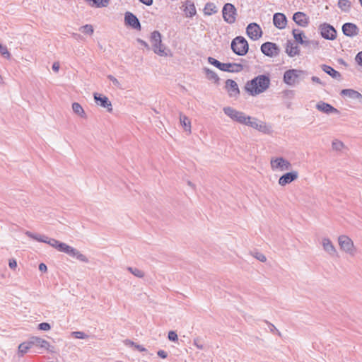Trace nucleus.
Masks as SVG:
<instances>
[{
	"mask_svg": "<svg viewBox=\"0 0 362 362\" xmlns=\"http://www.w3.org/2000/svg\"><path fill=\"white\" fill-rule=\"evenodd\" d=\"M223 110L234 122L250 127L266 134H269L272 132V127L267 125L266 122L259 120L256 117L247 116L243 112L238 111L231 107H225Z\"/></svg>",
	"mask_w": 362,
	"mask_h": 362,
	"instance_id": "obj_1",
	"label": "nucleus"
},
{
	"mask_svg": "<svg viewBox=\"0 0 362 362\" xmlns=\"http://www.w3.org/2000/svg\"><path fill=\"white\" fill-rule=\"evenodd\" d=\"M269 77L262 74L248 81L245 86V89L250 95L255 96L264 92L269 87Z\"/></svg>",
	"mask_w": 362,
	"mask_h": 362,
	"instance_id": "obj_2",
	"label": "nucleus"
},
{
	"mask_svg": "<svg viewBox=\"0 0 362 362\" xmlns=\"http://www.w3.org/2000/svg\"><path fill=\"white\" fill-rule=\"evenodd\" d=\"M231 49L238 56H245L249 50V45L243 36H237L231 41Z\"/></svg>",
	"mask_w": 362,
	"mask_h": 362,
	"instance_id": "obj_3",
	"label": "nucleus"
},
{
	"mask_svg": "<svg viewBox=\"0 0 362 362\" xmlns=\"http://www.w3.org/2000/svg\"><path fill=\"white\" fill-rule=\"evenodd\" d=\"M306 74V71L291 69L286 71L284 74V82L289 86H293L299 82V78H303Z\"/></svg>",
	"mask_w": 362,
	"mask_h": 362,
	"instance_id": "obj_4",
	"label": "nucleus"
},
{
	"mask_svg": "<svg viewBox=\"0 0 362 362\" xmlns=\"http://www.w3.org/2000/svg\"><path fill=\"white\" fill-rule=\"evenodd\" d=\"M151 42L154 53L161 57H166L168 55L165 48L162 43L161 35L158 31L154 30L151 33Z\"/></svg>",
	"mask_w": 362,
	"mask_h": 362,
	"instance_id": "obj_5",
	"label": "nucleus"
},
{
	"mask_svg": "<svg viewBox=\"0 0 362 362\" xmlns=\"http://www.w3.org/2000/svg\"><path fill=\"white\" fill-rule=\"evenodd\" d=\"M58 251L64 252L71 257L76 258L80 262L85 263H88L89 262L87 257L81 253L79 250L71 246L68 245L64 243H62V244L59 246V248H58Z\"/></svg>",
	"mask_w": 362,
	"mask_h": 362,
	"instance_id": "obj_6",
	"label": "nucleus"
},
{
	"mask_svg": "<svg viewBox=\"0 0 362 362\" xmlns=\"http://www.w3.org/2000/svg\"><path fill=\"white\" fill-rule=\"evenodd\" d=\"M222 14L223 18L226 23L233 24L235 22L237 10L233 4L230 3L225 4L222 9Z\"/></svg>",
	"mask_w": 362,
	"mask_h": 362,
	"instance_id": "obj_7",
	"label": "nucleus"
},
{
	"mask_svg": "<svg viewBox=\"0 0 362 362\" xmlns=\"http://www.w3.org/2000/svg\"><path fill=\"white\" fill-rule=\"evenodd\" d=\"M319 30L321 36L326 40H334L337 37V33L336 29L329 23H324L320 24Z\"/></svg>",
	"mask_w": 362,
	"mask_h": 362,
	"instance_id": "obj_8",
	"label": "nucleus"
},
{
	"mask_svg": "<svg viewBox=\"0 0 362 362\" xmlns=\"http://www.w3.org/2000/svg\"><path fill=\"white\" fill-rule=\"evenodd\" d=\"M261 52L266 56L273 57L277 56L280 52L279 46L274 42H266L261 45Z\"/></svg>",
	"mask_w": 362,
	"mask_h": 362,
	"instance_id": "obj_9",
	"label": "nucleus"
},
{
	"mask_svg": "<svg viewBox=\"0 0 362 362\" xmlns=\"http://www.w3.org/2000/svg\"><path fill=\"white\" fill-rule=\"evenodd\" d=\"M293 36L295 39V41L300 45L303 44H313V49L318 48L319 42L316 40H305L304 38H306L305 33L303 30L299 29H293L292 31Z\"/></svg>",
	"mask_w": 362,
	"mask_h": 362,
	"instance_id": "obj_10",
	"label": "nucleus"
},
{
	"mask_svg": "<svg viewBox=\"0 0 362 362\" xmlns=\"http://www.w3.org/2000/svg\"><path fill=\"white\" fill-rule=\"evenodd\" d=\"M247 35L252 40H257L262 36L261 27L256 23H250L246 28Z\"/></svg>",
	"mask_w": 362,
	"mask_h": 362,
	"instance_id": "obj_11",
	"label": "nucleus"
},
{
	"mask_svg": "<svg viewBox=\"0 0 362 362\" xmlns=\"http://www.w3.org/2000/svg\"><path fill=\"white\" fill-rule=\"evenodd\" d=\"M124 23L134 29L141 30V25L139 18L132 12L127 11L124 13Z\"/></svg>",
	"mask_w": 362,
	"mask_h": 362,
	"instance_id": "obj_12",
	"label": "nucleus"
},
{
	"mask_svg": "<svg viewBox=\"0 0 362 362\" xmlns=\"http://www.w3.org/2000/svg\"><path fill=\"white\" fill-rule=\"evenodd\" d=\"M338 242L341 250L347 253L353 254L354 246L351 238L344 235H340L338 238Z\"/></svg>",
	"mask_w": 362,
	"mask_h": 362,
	"instance_id": "obj_13",
	"label": "nucleus"
},
{
	"mask_svg": "<svg viewBox=\"0 0 362 362\" xmlns=\"http://www.w3.org/2000/svg\"><path fill=\"white\" fill-rule=\"evenodd\" d=\"M271 166L273 170L279 169L281 171L288 170L291 168V163L282 157L272 159Z\"/></svg>",
	"mask_w": 362,
	"mask_h": 362,
	"instance_id": "obj_14",
	"label": "nucleus"
},
{
	"mask_svg": "<svg viewBox=\"0 0 362 362\" xmlns=\"http://www.w3.org/2000/svg\"><path fill=\"white\" fill-rule=\"evenodd\" d=\"M93 96L95 102L96 103L97 105L104 108H106L109 112H111L112 111V103L107 96L98 93H95L93 94Z\"/></svg>",
	"mask_w": 362,
	"mask_h": 362,
	"instance_id": "obj_15",
	"label": "nucleus"
},
{
	"mask_svg": "<svg viewBox=\"0 0 362 362\" xmlns=\"http://www.w3.org/2000/svg\"><path fill=\"white\" fill-rule=\"evenodd\" d=\"M298 177V173L297 171L288 172L280 177L279 179V184L281 186H285L295 181Z\"/></svg>",
	"mask_w": 362,
	"mask_h": 362,
	"instance_id": "obj_16",
	"label": "nucleus"
},
{
	"mask_svg": "<svg viewBox=\"0 0 362 362\" xmlns=\"http://www.w3.org/2000/svg\"><path fill=\"white\" fill-rule=\"evenodd\" d=\"M343 34L347 37H354L358 35V28L357 25L352 23H346L341 28Z\"/></svg>",
	"mask_w": 362,
	"mask_h": 362,
	"instance_id": "obj_17",
	"label": "nucleus"
},
{
	"mask_svg": "<svg viewBox=\"0 0 362 362\" xmlns=\"http://www.w3.org/2000/svg\"><path fill=\"white\" fill-rule=\"evenodd\" d=\"M30 343L32 346H37L40 348H43L49 351L53 352L52 349L49 348L51 347L49 341H47L45 339H43L38 337H32L30 338Z\"/></svg>",
	"mask_w": 362,
	"mask_h": 362,
	"instance_id": "obj_18",
	"label": "nucleus"
},
{
	"mask_svg": "<svg viewBox=\"0 0 362 362\" xmlns=\"http://www.w3.org/2000/svg\"><path fill=\"white\" fill-rule=\"evenodd\" d=\"M293 20L298 25L301 27H307L309 24V18L303 12H296L293 16Z\"/></svg>",
	"mask_w": 362,
	"mask_h": 362,
	"instance_id": "obj_19",
	"label": "nucleus"
},
{
	"mask_svg": "<svg viewBox=\"0 0 362 362\" xmlns=\"http://www.w3.org/2000/svg\"><path fill=\"white\" fill-rule=\"evenodd\" d=\"M316 108L319 111L322 112L326 114H332V113L339 114V111L337 108L334 107L330 104L327 103L323 101L318 102L316 105Z\"/></svg>",
	"mask_w": 362,
	"mask_h": 362,
	"instance_id": "obj_20",
	"label": "nucleus"
},
{
	"mask_svg": "<svg viewBox=\"0 0 362 362\" xmlns=\"http://www.w3.org/2000/svg\"><path fill=\"white\" fill-rule=\"evenodd\" d=\"M273 23L279 29H284L287 23L286 16L282 13H276L273 16Z\"/></svg>",
	"mask_w": 362,
	"mask_h": 362,
	"instance_id": "obj_21",
	"label": "nucleus"
},
{
	"mask_svg": "<svg viewBox=\"0 0 362 362\" xmlns=\"http://www.w3.org/2000/svg\"><path fill=\"white\" fill-rule=\"evenodd\" d=\"M226 89L230 97H235L240 94V90L237 83L232 79H227L226 81Z\"/></svg>",
	"mask_w": 362,
	"mask_h": 362,
	"instance_id": "obj_22",
	"label": "nucleus"
},
{
	"mask_svg": "<svg viewBox=\"0 0 362 362\" xmlns=\"http://www.w3.org/2000/svg\"><path fill=\"white\" fill-rule=\"evenodd\" d=\"M243 65L238 63H223L222 70L226 72L238 73L243 70Z\"/></svg>",
	"mask_w": 362,
	"mask_h": 362,
	"instance_id": "obj_23",
	"label": "nucleus"
},
{
	"mask_svg": "<svg viewBox=\"0 0 362 362\" xmlns=\"http://www.w3.org/2000/svg\"><path fill=\"white\" fill-rule=\"evenodd\" d=\"M286 53L291 57L300 54V49L298 45H295L291 40H287L286 46Z\"/></svg>",
	"mask_w": 362,
	"mask_h": 362,
	"instance_id": "obj_24",
	"label": "nucleus"
},
{
	"mask_svg": "<svg viewBox=\"0 0 362 362\" xmlns=\"http://www.w3.org/2000/svg\"><path fill=\"white\" fill-rule=\"evenodd\" d=\"M321 69L323 71H325L327 74L330 76L332 78L337 79L338 81H340L341 79V74L332 66L327 64H322Z\"/></svg>",
	"mask_w": 362,
	"mask_h": 362,
	"instance_id": "obj_25",
	"label": "nucleus"
},
{
	"mask_svg": "<svg viewBox=\"0 0 362 362\" xmlns=\"http://www.w3.org/2000/svg\"><path fill=\"white\" fill-rule=\"evenodd\" d=\"M322 247L325 251L332 256L337 255V250L332 243L329 238L322 239Z\"/></svg>",
	"mask_w": 362,
	"mask_h": 362,
	"instance_id": "obj_26",
	"label": "nucleus"
},
{
	"mask_svg": "<svg viewBox=\"0 0 362 362\" xmlns=\"http://www.w3.org/2000/svg\"><path fill=\"white\" fill-rule=\"evenodd\" d=\"M340 95L341 96H347L352 99H358L359 100H362V95L354 89H343L341 90Z\"/></svg>",
	"mask_w": 362,
	"mask_h": 362,
	"instance_id": "obj_27",
	"label": "nucleus"
},
{
	"mask_svg": "<svg viewBox=\"0 0 362 362\" xmlns=\"http://www.w3.org/2000/svg\"><path fill=\"white\" fill-rule=\"evenodd\" d=\"M186 6L184 8V12L186 17L192 18L197 13L196 8L193 2L187 0L185 3Z\"/></svg>",
	"mask_w": 362,
	"mask_h": 362,
	"instance_id": "obj_28",
	"label": "nucleus"
},
{
	"mask_svg": "<svg viewBox=\"0 0 362 362\" xmlns=\"http://www.w3.org/2000/svg\"><path fill=\"white\" fill-rule=\"evenodd\" d=\"M204 72L207 79L213 81L216 84H219L220 78L215 71L209 68L204 67Z\"/></svg>",
	"mask_w": 362,
	"mask_h": 362,
	"instance_id": "obj_29",
	"label": "nucleus"
},
{
	"mask_svg": "<svg viewBox=\"0 0 362 362\" xmlns=\"http://www.w3.org/2000/svg\"><path fill=\"white\" fill-rule=\"evenodd\" d=\"M180 121L182 127L184 128L185 131L188 132V134L191 133V122L189 119L180 113Z\"/></svg>",
	"mask_w": 362,
	"mask_h": 362,
	"instance_id": "obj_30",
	"label": "nucleus"
},
{
	"mask_svg": "<svg viewBox=\"0 0 362 362\" xmlns=\"http://www.w3.org/2000/svg\"><path fill=\"white\" fill-rule=\"evenodd\" d=\"M218 12V9L215 4L212 2H208L205 4L204 8V13L206 16H211L212 14L216 13Z\"/></svg>",
	"mask_w": 362,
	"mask_h": 362,
	"instance_id": "obj_31",
	"label": "nucleus"
},
{
	"mask_svg": "<svg viewBox=\"0 0 362 362\" xmlns=\"http://www.w3.org/2000/svg\"><path fill=\"white\" fill-rule=\"evenodd\" d=\"M86 2H88L90 6L96 7V8H101V7H106L110 0H85Z\"/></svg>",
	"mask_w": 362,
	"mask_h": 362,
	"instance_id": "obj_32",
	"label": "nucleus"
},
{
	"mask_svg": "<svg viewBox=\"0 0 362 362\" xmlns=\"http://www.w3.org/2000/svg\"><path fill=\"white\" fill-rule=\"evenodd\" d=\"M72 110L75 114L78 115L81 117H86V115L83 110V108L78 103L75 102L72 104Z\"/></svg>",
	"mask_w": 362,
	"mask_h": 362,
	"instance_id": "obj_33",
	"label": "nucleus"
},
{
	"mask_svg": "<svg viewBox=\"0 0 362 362\" xmlns=\"http://www.w3.org/2000/svg\"><path fill=\"white\" fill-rule=\"evenodd\" d=\"M33 346L30 343V339L26 341H23L18 346V352L21 354V356L26 354L28 351L31 349Z\"/></svg>",
	"mask_w": 362,
	"mask_h": 362,
	"instance_id": "obj_34",
	"label": "nucleus"
},
{
	"mask_svg": "<svg viewBox=\"0 0 362 362\" xmlns=\"http://www.w3.org/2000/svg\"><path fill=\"white\" fill-rule=\"evenodd\" d=\"M338 6L344 12H349L351 4L349 0H339Z\"/></svg>",
	"mask_w": 362,
	"mask_h": 362,
	"instance_id": "obj_35",
	"label": "nucleus"
},
{
	"mask_svg": "<svg viewBox=\"0 0 362 362\" xmlns=\"http://www.w3.org/2000/svg\"><path fill=\"white\" fill-rule=\"evenodd\" d=\"M127 270L138 278H143L144 276V272L138 268L129 267Z\"/></svg>",
	"mask_w": 362,
	"mask_h": 362,
	"instance_id": "obj_36",
	"label": "nucleus"
},
{
	"mask_svg": "<svg viewBox=\"0 0 362 362\" xmlns=\"http://www.w3.org/2000/svg\"><path fill=\"white\" fill-rule=\"evenodd\" d=\"M208 62L221 71L222 70V67H223V63L211 57H208Z\"/></svg>",
	"mask_w": 362,
	"mask_h": 362,
	"instance_id": "obj_37",
	"label": "nucleus"
},
{
	"mask_svg": "<svg viewBox=\"0 0 362 362\" xmlns=\"http://www.w3.org/2000/svg\"><path fill=\"white\" fill-rule=\"evenodd\" d=\"M62 242H60L54 238H49L47 237V241L45 243L49 245L52 247L55 248L57 250H58V248H59L60 245Z\"/></svg>",
	"mask_w": 362,
	"mask_h": 362,
	"instance_id": "obj_38",
	"label": "nucleus"
},
{
	"mask_svg": "<svg viewBox=\"0 0 362 362\" xmlns=\"http://www.w3.org/2000/svg\"><path fill=\"white\" fill-rule=\"evenodd\" d=\"M80 30L85 33V34H88V35H92L93 33V28L91 25L90 24H86L85 25H83L80 28Z\"/></svg>",
	"mask_w": 362,
	"mask_h": 362,
	"instance_id": "obj_39",
	"label": "nucleus"
},
{
	"mask_svg": "<svg viewBox=\"0 0 362 362\" xmlns=\"http://www.w3.org/2000/svg\"><path fill=\"white\" fill-rule=\"evenodd\" d=\"M0 54L6 59H9L11 58V54L8 52L7 47L0 43Z\"/></svg>",
	"mask_w": 362,
	"mask_h": 362,
	"instance_id": "obj_40",
	"label": "nucleus"
},
{
	"mask_svg": "<svg viewBox=\"0 0 362 362\" xmlns=\"http://www.w3.org/2000/svg\"><path fill=\"white\" fill-rule=\"evenodd\" d=\"M332 148L336 151H340L344 147V144L338 140H334L332 144Z\"/></svg>",
	"mask_w": 362,
	"mask_h": 362,
	"instance_id": "obj_41",
	"label": "nucleus"
},
{
	"mask_svg": "<svg viewBox=\"0 0 362 362\" xmlns=\"http://www.w3.org/2000/svg\"><path fill=\"white\" fill-rule=\"evenodd\" d=\"M264 322L266 324H267L269 325V329H270V332H272V333H276L279 336H281V332H279V329H277L276 328V327L271 322H269V321L267 320H264Z\"/></svg>",
	"mask_w": 362,
	"mask_h": 362,
	"instance_id": "obj_42",
	"label": "nucleus"
},
{
	"mask_svg": "<svg viewBox=\"0 0 362 362\" xmlns=\"http://www.w3.org/2000/svg\"><path fill=\"white\" fill-rule=\"evenodd\" d=\"M72 335L76 338V339H86L88 337V335L86 334L84 332H80V331H77V332H72Z\"/></svg>",
	"mask_w": 362,
	"mask_h": 362,
	"instance_id": "obj_43",
	"label": "nucleus"
},
{
	"mask_svg": "<svg viewBox=\"0 0 362 362\" xmlns=\"http://www.w3.org/2000/svg\"><path fill=\"white\" fill-rule=\"evenodd\" d=\"M33 240H35L38 242H41V243H45L47 241V236L46 235H41L40 234H35L34 233V235L33 237Z\"/></svg>",
	"mask_w": 362,
	"mask_h": 362,
	"instance_id": "obj_44",
	"label": "nucleus"
},
{
	"mask_svg": "<svg viewBox=\"0 0 362 362\" xmlns=\"http://www.w3.org/2000/svg\"><path fill=\"white\" fill-rule=\"evenodd\" d=\"M38 329L48 331L51 329V326L48 322H41L38 325Z\"/></svg>",
	"mask_w": 362,
	"mask_h": 362,
	"instance_id": "obj_45",
	"label": "nucleus"
},
{
	"mask_svg": "<svg viewBox=\"0 0 362 362\" xmlns=\"http://www.w3.org/2000/svg\"><path fill=\"white\" fill-rule=\"evenodd\" d=\"M168 338L171 341H176L178 339L177 334L175 331H170L168 334Z\"/></svg>",
	"mask_w": 362,
	"mask_h": 362,
	"instance_id": "obj_46",
	"label": "nucleus"
},
{
	"mask_svg": "<svg viewBox=\"0 0 362 362\" xmlns=\"http://www.w3.org/2000/svg\"><path fill=\"white\" fill-rule=\"evenodd\" d=\"M254 257L262 262H265L267 260L265 255L259 252H255Z\"/></svg>",
	"mask_w": 362,
	"mask_h": 362,
	"instance_id": "obj_47",
	"label": "nucleus"
},
{
	"mask_svg": "<svg viewBox=\"0 0 362 362\" xmlns=\"http://www.w3.org/2000/svg\"><path fill=\"white\" fill-rule=\"evenodd\" d=\"M355 60L358 65L362 66V51L359 52L356 54Z\"/></svg>",
	"mask_w": 362,
	"mask_h": 362,
	"instance_id": "obj_48",
	"label": "nucleus"
},
{
	"mask_svg": "<svg viewBox=\"0 0 362 362\" xmlns=\"http://www.w3.org/2000/svg\"><path fill=\"white\" fill-rule=\"evenodd\" d=\"M136 40L141 45L144 46L147 50L151 49L150 46L146 41H144L140 38H138Z\"/></svg>",
	"mask_w": 362,
	"mask_h": 362,
	"instance_id": "obj_49",
	"label": "nucleus"
},
{
	"mask_svg": "<svg viewBox=\"0 0 362 362\" xmlns=\"http://www.w3.org/2000/svg\"><path fill=\"white\" fill-rule=\"evenodd\" d=\"M311 80L313 82H315V83H319L323 86H325V83L322 82L320 78L317 76H312L311 77Z\"/></svg>",
	"mask_w": 362,
	"mask_h": 362,
	"instance_id": "obj_50",
	"label": "nucleus"
},
{
	"mask_svg": "<svg viewBox=\"0 0 362 362\" xmlns=\"http://www.w3.org/2000/svg\"><path fill=\"white\" fill-rule=\"evenodd\" d=\"M8 265L11 269H15L17 267L16 260L14 259H9Z\"/></svg>",
	"mask_w": 362,
	"mask_h": 362,
	"instance_id": "obj_51",
	"label": "nucleus"
},
{
	"mask_svg": "<svg viewBox=\"0 0 362 362\" xmlns=\"http://www.w3.org/2000/svg\"><path fill=\"white\" fill-rule=\"evenodd\" d=\"M107 78L113 83V84L115 86H119V81L115 77H114L113 76L108 75Z\"/></svg>",
	"mask_w": 362,
	"mask_h": 362,
	"instance_id": "obj_52",
	"label": "nucleus"
},
{
	"mask_svg": "<svg viewBox=\"0 0 362 362\" xmlns=\"http://www.w3.org/2000/svg\"><path fill=\"white\" fill-rule=\"evenodd\" d=\"M157 354L161 358H166L168 357V354L164 350H159Z\"/></svg>",
	"mask_w": 362,
	"mask_h": 362,
	"instance_id": "obj_53",
	"label": "nucleus"
},
{
	"mask_svg": "<svg viewBox=\"0 0 362 362\" xmlns=\"http://www.w3.org/2000/svg\"><path fill=\"white\" fill-rule=\"evenodd\" d=\"M136 349H137L138 351H139L140 352H144V351H146V349L143 347L142 346L139 345V344H137L135 343V344L134 345V346Z\"/></svg>",
	"mask_w": 362,
	"mask_h": 362,
	"instance_id": "obj_54",
	"label": "nucleus"
},
{
	"mask_svg": "<svg viewBox=\"0 0 362 362\" xmlns=\"http://www.w3.org/2000/svg\"><path fill=\"white\" fill-rule=\"evenodd\" d=\"M39 270H40V272H47V265H46L45 264H44V263H40V264H39Z\"/></svg>",
	"mask_w": 362,
	"mask_h": 362,
	"instance_id": "obj_55",
	"label": "nucleus"
},
{
	"mask_svg": "<svg viewBox=\"0 0 362 362\" xmlns=\"http://www.w3.org/2000/svg\"><path fill=\"white\" fill-rule=\"evenodd\" d=\"M139 1L146 6H151L153 2V0H139Z\"/></svg>",
	"mask_w": 362,
	"mask_h": 362,
	"instance_id": "obj_56",
	"label": "nucleus"
},
{
	"mask_svg": "<svg viewBox=\"0 0 362 362\" xmlns=\"http://www.w3.org/2000/svg\"><path fill=\"white\" fill-rule=\"evenodd\" d=\"M52 69H53V71H54L56 72L58 71L59 69V64L58 62H54L52 64Z\"/></svg>",
	"mask_w": 362,
	"mask_h": 362,
	"instance_id": "obj_57",
	"label": "nucleus"
},
{
	"mask_svg": "<svg viewBox=\"0 0 362 362\" xmlns=\"http://www.w3.org/2000/svg\"><path fill=\"white\" fill-rule=\"evenodd\" d=\"M337 62H338V63H339V64H341V65H343V66H346V67H347V66H348V64H347V63H346V62L343 59H341V58L338 59H337Z\"/></svg>",
	"mask_w": 362,
	"mask_h": 362,
	"instance_id": "obj_58",
	"label": "nucleus"
},
{
	"mask_svg": "<svg viewBox=\"0 0 362 362\" xmlns=\"http://www.w3.org/2000/svg\"><path fill=\"white\" fill-rule=\"evenodd\" d=\"M125 344L126 345H128V346H134V345L135 344V343L129 339H127L125 340L124 341Z\"/></svg>",
	"mask_w": 362,
	"mask_h": 362,
	"instance_id": "obj_59",
	"label": "nucleus"
},
{
	"mask_svg": "<svg viewBox=\"0 0 362 362\" xmlns=\"http://www.w3.org/2000/svg\"><path fill=\"white\" fill-rule=\"evenodd\" d=\"M25 234L28 237H29V238H33V235H34V233H31L30 231H28V230H27V231L25 233Z\"/></svg>",
	"mask_w": 362,
	"mask_h": 362,
	"instance_id": "obj_60",
	"label": "nucleus"
},
{
	"mask_svg": "<svg viewBox=\"0 0 362 362\" xmlns=\"http://www.w3.org/2000/svg\"><path fill=\"white\" fill-rule=\"evenodd\" d=\"M303 46H304L305 47H313V44H303Z\"/></svg>",
	"mask_w": 362,
	"mask_h": 362,
	"instance_id": "obj_61",
	"label": "nucleus"
},
{
	"mask_svg": "<svg viewBox=\"0 0 362 362\" xmlns=\"http://www.w3.org/2000/svg\"><path fill=\"white\" fill-rule=\"evenodd\" d=\"M194 344L197 346V347L199 349H203V346L202 345H199V344H197L196 341H194Z\"/></svg>",
	"mask_w": 362,
	"mask_h": 362,
	"instance_id": "obj_62",
	"label": "nucleus"
},
{
	"mask_svg": "<svg viewBox=\"0 0 362 362\" xmlns=\"http://www.w3.org/2000/svg\"><path fill=\"white\" fill-rule=\"evenodd\" d=\"M188 185H189V186H192V182H191L190 181H189V182H188Z\"/></svg>",
	"mask_w": 362,
	"mask_h": 362,
	"instance_id": "obj_63",
	"label": "nucleus"
},
{
	"mask_svg": "<svg viewBox=\"0 0 362 362\" xmlns=\"http://www.w3.org/2000/svg\"><path fill=\"white\" fill-rule=\"evenodd\" d=\"M359 1H360V4H361V5L362 6V0H359Z\"/></svg>",
	"mask_w": 362,
	"mask_h": 362,
	"instance_id": "obj_64",
	"label": "nucleus"
}]
</instances>
